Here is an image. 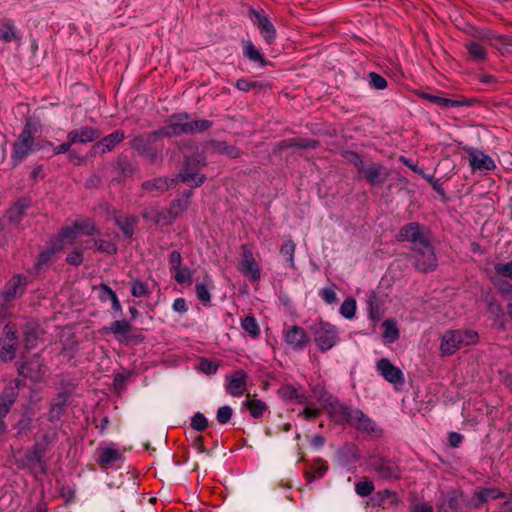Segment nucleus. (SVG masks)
<instances>
[{"instance_id": "obj_1", "label": "nucleus", "mask_w": 512, "mask_h": 512, "mask_svg": "<svg viewBox=\"0 0 512 512\" xmlns=\"http://www.w3.org/2000/svg\"><path fill=\"white\" fill-rule=\"evenodd\" d=\"M34 133V123L31 118H27L18 140L13 145L12 159L14 165H18L31 152L34 143Z\"/></svg>"}, {"instance_id": "obj_2", "label": "nucleus", "mask_w": 512, "mask_h": 512, "mask_svg": "<svg viewBox=\"0 0 512 512\" xmlns=\"http://www.w3.org/2000/svg\"><path fill=\"white\" fill-rule=\"evenodd\" d=\"M412 252L413 265L416 270L427 273L436 269L437 257L430 241L420 246H413Z\"/></svg>"}, {"instance_id": "obj_3", "label": "nucleus", "mask_w": 512, "mask_h": 512, "mask_svg": "<svg viewBox=\"0 0 512 512\" xmlns=\"http://www.w3.org/2000/svg\"><path fill=\"white\" fill-rule=\"evenodd\" d=\"M312 331L314 341L322 352L330 350L338 342L337 329L328 322H319L312 327Z\"/></svg>"}, {"instance_id": "obj_4", "label": "nucleus", "mask_w": 512, "mask_h": 512, "mask_svg": "<svg viewBox=\"0 0 512 512\" xmlns=\"http://www.w3.org/2000/svg\"><path fill=\"white\" fill-rule=\"evenodd\" d=\"M446 507L452 512H469L472 510L471 498L462 491L451 490L443 494L439 501V509L446 511Z\"/></svg>"}, {"instance_id": "obj_5", "label": "nucleus", "mask_w": 512, "mask_h": 512, "mask_svg": "<svg viewBox=\"0 0 512 512\" xmlns=\"http://www.w3.org/2000/svg\"><path fill=\"white\" fill-rule=\"evenodd\" d=\"M369 465L382 479L389 480L400 478L401 471L399 466L390 459L373 455L369 458Z\"/></svg>"}, {"instance_id": "obj_6", "label": "nucleus", "mask_w": 512, "mask_h": 512, "mask_svg": "<svg viewBox=\"0 0 512 512\" xmlns=\"http://www.w3.org/2000/svg\"><path fill=\"white\" fill-rule=\"evenodd\" d=\"M189 115L187 113H177L169 117L166 126L159 129L162 137H174L183 134H189Z\"/></svg>"}, {"instance_id": "obj_7", "label": "nucleus", "mask_w": 512, "mask_h": 512, "mask_svg": "<svg viewBox=\"0 0 512 512\" xmlns=\"http://www.w3.org/2000/svg\"><path fill=\"white\" fill-rule=\"evenodd\" d=\"M398 241H409L413 246H420L429 242V237L424 227L418 222H410L404 225L396 236Z\"/></svg>"}, {"instance_id": "obj_8", "label": "nucleus", "mask_w": 512, "mask_h": 512, "mask_svg": "<svg viewBox=\"0 0 512 512\" xmlns=\"http://www.w3.org/2000/svg\"><path fill=\"white\" fill-rule=\"evenodd\" d=\"M242 258L239 262V271L253 281L260 279L261 272L256 263L252 250L247 245H242Z\"/></svg>"}, {"instance_id": "obj_9", "label": "nucleus", "mask_w": 512, "mask_h": 512, "mask_svg": "<svg viewBox=\"0 0 512 512\" xmlns=\"http://www.w3.org/2000/svg\"><path fill=\"white\" fill-rule=\"evenodd\" d=\"M284 340L292 349L303 350L310 342V337L304 328L293 325L285 330Z\"/></svg>"}, {"instance_id": "obj_10", "label": "nucleus", "mask_w": 512, "mask_h": 512, "mask_svg": "<svg viewBox=\"0 0 512 512\" xmlns=\"http://www.w3.org/2000/svg\"><path fill=\"white\" fill-rule=\"evenodd\" d=\"M359 174H361L370 185L382 184L389 176L387 169L381 163H371L367 166L364 164Z\"/></svg>"}, {"instance_id": "obj_11", "label": "nucleus", "mask_w": 512, "mask_h": 512, "mask_svg": "<svg viewBox=\"0 0 512 512\" xmlns=\"http://www.w3.org/2000/svg\"><path fill=\"white\" fill-rule=\"evenodd\" d=\"M376 367L379 373L385 378V380L394 385H403V372L398 367L394 366L388 359H380L377 362Z\"/></svg>"}, {"instance_id": "obj_12", "label": "nucleus", "mask_w": 512, "mask_h": 512, "mask_svg": "<svg viewBox=\"0 0 512 512\" xmlns=\"http://www.w3.org/2000/svg\"><path fill=\"white\" fill-rule=\"evenodd\" d=\"M351 425L357 430L371 434L375 437H379L382 433V430L376 425V423L359 409H354V417Z\"/></svg>"}, {"instance_id": "obj_13", "label": "nucleus", "mask_w": 512, "mask_h": 512, "mask_svg": "<svg viewBox=\"0 0 512 512\" xmlns=\"http://www.w3.org/2000/svg\"><path fill=\"white\" fill-rule=\"evenodd\" d=\"M19 380L10 382L2 391L0 396V417H4L14 404L18 396Z\"/></svg>"}, {"instance_id": "obj_14", "label": "nucleus", "mask_w": 512, "mask_h": 512, "mask_svg": "<svg viewBox=\"0 0 512 512\" xmlns=\"http://www.w3.org/2000/svg\"><path fill=\"white\" fill-rule=\"evenodd\" d=\"M247 374L243 370H237L227 376L226 391L233 397L241 396L246 390Z\"/></svg>"}, {"instance_id": "obj_15", "label": "nucleus", "mask_w": 512, "mask_h": 512, "mask_svg": "<svg viewBox=\"0 0 512 512\" xmlns=\"http://www.w3.org/2000/svg\"><path fill=\"white\" fill-rule=\"evenodd\" d=\"M467 152L473 170H493L496 167L494 160L482 151L470 148Z\"/></svg>"}, {"instance_id": "obj_16", "label": "nucleus", "mask_w": 512, "mask_h": 512, "mask_svg": "<svg viewBox=\"0 0 512 512\" xmlns=\"http://www.w3.org/2000/svg\"><path fill=\"white\" fill-rule=\"evenodd\" d=\"M125 138L123 131L117 130L105 137H103L100 141L96 142L92 151L94 154L101 153L104 154L108 151H111L118 143H120Z\"/></svg>"}, {"instance_id": "obj_17", "label": "nucleus", "mask_w": 512, "mask_h": 512, "mask_svg": "<svg viewBox=\"0 0 512 512\" xmlns=\"http://www.w3.org/2000/svg\"><path fill=\"white\" fill-rule=\"evenodd\" d=\"M101 136V132L92 127H81L79 129H74L67 134V139H70L71 142L76 143H89L98 139Z\"/></svg>"}, {"instance_id": "obj_18", "label": "nucleus", "mask_w": 512, "mask_h": 512, "mask_svg": "<svg viewBox=\"0 0 512 512\" xmlns=\"http://www.w3.org/2000/svg\"><path fill=\"white\" fill-rule=\"evenodd\" d=\"M506 494L496 488H483L473 493L471 497L472 509H479L489 499L505 498Z\"/></svg>"}, {"instance_id": "obj_19", "label": "nucleus", "mask_w": 512, "mask_h": 512, "mask_svg": "<svg viewBox=\"0 0 512 512\" xmlns=\"http://www.w3.org/2000/svg\"><path fill=\"white\" fill-rule=\"evenodd\" d=\"M252 14L255 17V23L258 26V29L260 30V33L264 37L265 41L268 44L273 43L276 37V29L271 21L265 15L256 10H252Z\"/></svg>"}, {"instance_id": "obj_20", "label": "nucleus", "mask_w": 512, "mask_h": 512, "mask_svg": "<svg viewBox=\"0 0 512 512\" xmlns=\"http://www.w3.org/2000/svg\"><path fill=\"white\" fill-rule=\"evenodd\" d=\"M160 137L162 136L159 134V130L139 135L131 141V147L143 156L147 150L153 147L155 141Z\"/></svg>"}, {"instance_id": "obj_21", "label": "nucleus", "mask_w": 512, "mask_h": 512, "mask_svg": "<svg viewBox=\"0 0 512 512\" xmlns=\"http://www.w3.org/2000/svg\"><path fill=\"white\" fill-rule=\"evenodd\" d=\"M329 414L336 423H349L351 425L354 410L344 404L336 402L330 405Z\"/></svg>"}, {"instance_id": "obj_22", "label": "nucleus", "mask_w": 512, "mask_h": 512, "mask_svg": "<svg viewBox=\"0 0 512 512\" xmlns=\"http://www.w3.org/2000/svg\"><path fill=\"white\" fill-rule=\"evenodd\" d=\"M26 285V278L22 275L14 276L5 286L2 295L6 302L11 301L18 294L23 293Z\"/></svg>"}, {"instance_id": "obj_23", "label": "nucleus", "mask_w": 512, "mask_h": 512, "mask_svg": "<svg viewBox=\"0 0 512 512\" xmlns=\"http://www.w3.org/2000/svg\"><path fill=\"white\" fill-rule=\"evenodd\" d=\"M175 186L174 178L158 177L142 183V189L148 192L162 193Z\"/></svg>"}, {"instance_id": "obj_24", "label": "nucleus", "mask_w": 512, "mask_h": 512, "mask_svg": "<svg viewBox=\"0 0 512 512\" xmlns=\"http://www.w3.org/2000/svg\"><path fill=\"white\" fill-rule=\"evenodd\" d=\"M131 324L130 322L126 320H116L110 324L108 327H103L101 329V333H112L115 336H121L124 340L130 339V331H131Z\"/></svg>"}, {"instance_id": "obj_25", "label": "nucleus", "mask_w": 512, "mask_h": 512, "mask_svg": "<svg viewBox=\"0 0 512 512\" xmlns=\"http://www.w3.org/2000/svg\"><path fill=\"white\" fill-rule=\"evenodd\" d=\"M421 97L427 99L428 101L437 104L441 107L450 108V107H460V106H470L473 103V100H454L449 98H444L437 95H430L427 93H421Z\"/></svg>"}, {"instance_id": "obj_26", "label": "nucleus", "mask_w": 512, "mask_h": 512, "mask_svg": "<svg viewBox=\"0 0 512 512\" xmlns=\"http://www.w3.org/2000/svg\"><path fill=\"white\" fill-rule=\"evenodd\" d=\"M29 207V204L26 200L18 201L14 206H12L6 213L5 219L8 220L9 223L14 225H19L26 215V209Z\"/></svg>"}, {"instance_id": "obj_27", "label": "nucleus", "mask_w": 512, "mask_h": 512, "mask_svg": "<svg viewBox=\"0 0 512 512\" xmlns=\"http://www.w3.org/2000/svg\"><path fill=\"white\" fill-rule=\"evenodd\" d=\"M457 334L455 331H447L442 336V341L440 345V350L443 355H452L458 349H460V345L457 343Z\"/></svg>"}, {"instance_id": "obj_28", "label": "nucleus", "mask_w": 512, "mask_h": 512, "mask_svg": "<svg viewBox=\"0 0 512 512\" xmlns=\"http://www.w3.org/2000/svg\"><path fill=\"white\" fill-rule=\"evenodd\" d=\"M121 459V453L112 447H106L101 450H99V458L97 460L98 464L103 467L107 468L111 464L119 461Z\"/></svg>"}, {"instance_id": "obj_29", "label": "nucleus", "mask_w": 512, "mask_h": 512, "mask_svg": "<svg viewBox=\"0 0 512 512\" xmlns=\"http://www.w3.org/2000/svg\"><path fill=\"white\" fill-rule=\"evenodd\" d=\"M191 196L192 191L187 190L183 192L180 198L175 199L172 202L169 214L172 216L173 219L177 218L183 211H185L188 208Z\"/></svg>"}, {"instance_id": "obj_30", "label": "nucleus", "mask_w": 512, "mask_h": 512, "mask_svg": "<svg viewBox=\"0 0 512 512\" xmlns=\"http://www.w3.org/2000/svg\"><path fill=\"white\" fill-rule=\"evenodd\" d=\"M211 147L213 148L214 152L226 155L232 159L239 158L243 154V152L238 147L228 145L224 141H212Z\"/></svg>"}, {"instance_id": "obj_31", "label": "nucleus", "mask_w": 512, "mask_h": 512, "mask_svg": "<svg viewBox=\"0 0 512 512\" xmlns=\"http://www.w3.org/2000/svg\"><path fill=\"white\" fill-rule=\"evenodd\" d=\"M371 501L373 505L378 506H395L398 503V498L395 492H392L388 489L377 492L372 498Z\"/></svg>"}, {"instance_id": "obj_32", "label": "nucleus", "mask_w": 512, "mask_h": 512, "mask_svg": "<svg viewBox=\"0 0 512 512\" xmlns=\"http://www.w3.org/2000/svg\"><path fill=\"white\" fill-rule=\"evenodd\" d=\"M116 170L120 175V179L131 178L137 171L134 165L126 156H119L116 161Z\"/></svg>"}, {"instance_id": "obj_33", "label": "nucleus", "mask_w": 512, "mask_h": 512, "mask_svg": "<svg viewBox=\"0 0 512 512\" xmlns=\"http://www.w3.org/2000/svg\"><path fill=\"white\" fill-rule=\"evenodd\" d=\"M114 220L117 226L122 230L123 234L126 237H132V235L134 234L135 227L138 223V218L136 216H115Z\"/></svg>"}, {"instance_id": "obj_34", "label": "nucleus", "mask_w": 512, "mask_h": 512, "mask_svg": "<svg viewBox=\"0 0 512 512\" xmlns=\"http://www.w3.org/2000/svg\"><path fill=\"white\" fill-rule=\"evenodd\" d=\"M38 339H39V336H38V331H37L36 326H34L32 324H27L23 330V340H22L25 349L27 351H29V350L33 349L34 347H36V345L38 343Z\"/></svg>"}, {"instance_id": "obj_35", "label": "nucleus", "mask_w": 512, "mask_h": 512, "mask_svg": "<svg viewBox=\"0 0 512 512\" xmlns=\"http://www.w3.org/2000/svg\"><path fill=\"white\" fill-rule=\"evenodd\" d=\"M0 40L4 42L19 40L17 30L10 20L0 21Z\"/></svg>"}, {"instance_id": "obj_36", "label": "nucleus", "mask_w": 512, "mask_h": 512, "mask_svg": "<svg viewBox=\"0 0 512 512\" xmlns=\"http://www.w3.org/2000/svg\"><path fill=\"white\" fill-rule=\"evenodd\" d=\"M246 401L243 403L244 407H246L251 416L254 418H259L263 415L264 411L267 409V405L259 400V399H250V395L246 396Z\"/></svg>"}, {"instance_id": "obj_37", "label": "nucleus", "mask_w": 512, "mask_h": 512, "mask_svg": "<svg viewBox=\"0 0 512 512\" xmlns=\"http://www.w3.org/2000/svg\"><path fill=\"white\" fill-rule=\"evenodd\" d=\"M176 181H181L187 184L190 187H199L206 181V176L204 174H188V173H178L174 178Z\"/></svg>"}, {"instance_id": "obj_38", "label": "nucleus", "mask_w": 512, "mask_h": 512, "mask_svg": "<svg viewBox=\"0 0 512 512\" xmlns=\"http://www.w3.org/2000/svg\"><path fill=\"white\" fill-rule=\"evenodd\" d=\"M73 225L78 233V235H93L98 233V229L95 226L94 222L91 219H83L79 221L73 222Z\"/></svg>"}, {"instance_id": "obj_39", "label": "nucleus", "mask_w": 512, "mask_h": 512, "mask_svg": "<svg viewBox=\"0 0 512 512\" xmlns=\"http://www.w3.org/2000/svg\"><path fill=\"white\" fill-rule=\"evenodd\" d=\"M279 395L285 400L295 399L299 403L305 402L306 397L292 385H284L278 390Z\"/></svg>"}, {"instance_id": "obj_40", "label": "nucleus", "mask_w": 512, "mask_h": 512, "mask_svg": "<svg viewBox=\"0 0 512 512\" xmlns=\"http://www.w3.org/2000/svg\"><path fill=\"white\" fill-rule=\"evenodd\" d=\"M68 394L66 392L59 393L56 400L51 405V419L59 418L67 404Z\"/></svg>"}, {"instance_id": "obj_41", "label": "nucleus", "mask_w": 512, "mask_h": 512, "mask_svg": "<svg viewBox=\"0 0 512 512\" xmlns=\"http://www.w3.org/2000/svg\"><path fill=\"white\" fill-rule=\"evenodd\" d=\"M205 162L201 161L198 157H185L183 167L179 173L197 174L201 166Z\"/></svg>"}, {"instance_id": "obj_42", "label": "nucleus", "mask_w": 512, "mask_h": 512, "mask_svg": "<svg viewBox=\"0 0 512 512\" xmlns=\"http://www.w3.org/2000/svg\"><path fill=\"white\" fill-rule=\"evenodd\" d=\"M296 250V244L292 239H287L282 246L280 247V253L282 256L286 257L287 261L289 262V266L291 268H295V262H294V254Z\"/></svg>"}, {"instance_id": "obj_43", "label": "nucleus", "mask_w": 512, "mask_h": 512, "mask_svg": "<svg viewBox=\"0 0 512 512\" xmlns=\"http://www.w3.org/2000/svg\"><path fill=\"white\" fill-rule=\"evenodd\" d=\"M32 421H33V413L31 411H26L20 420L18 421L16 428H17V435L23 436L27 435V433L32 428Z\"/></svg>"}, {"instance_id": "obj_44", "label": "nucleus", "mask_w": 512, "mask_h": 512, "mask_svg": "<svg viewBox=\"0 0 512 512\" xmlns=\"http://www.w3.org/2000/svg\"><path fill=\"white\" fill-rule=\"evenodd\" d=\"M244 55L252 61H259L262 66L267 64L265 58L260 54L251 41L244 42Z\"/></svg>"}, {"instance_id": "obj_45", "label": "nucleus", "mask_w": 512, "mask_h": 512, "mask_svg": "<svg viewBox=\"0 0 512 512\" xmlns=\"http://www.w3.org/2000/svg\"><path fill=\"white\" fill-rule=\"evenodd\" d=\"M327 469V464L323 460L318 459L313 464L312 471H306L305 476L308 481H313L316 477H322Z\"/></svg>"}, {"instance_id": "obj_46", "label": "nucleus", "mask_w": 512, "mask_h": 512, "mask_svg": "<svg viewBox=\"0 0 512 512\" xmlns=\"http://www.w3.org/2000/svg\"><path fill=\"white\" fill-rule=\"evenodd\" d=\"M211 282L208 275L205 276L204 282L196 284V295L197 298L203 303H209L211 300V295L208 290V284Z\"/></svg>"}, {"instance_id": "obj_47", "label": "nucleus", "mask_w": 512, "mask_h": 512, "mask_svg": "<svg viewBox=\"0 0 512 512\" xmlns=\"http://www.w3.org/2000/svg\"><path fill=\"white\" fill-rule=\"evenodd\" d=\"M241 326L252 338H256L260 334L259 325L253 316L245 317L242 320Z\"/></svg>"}, {"instance_id": "obj_48", "label": "nucleus", "mask_w": 512, "mask_h": 512, "mask_svg": "<svg viewBox=\"0 0 512 512\" xmlns=\"http://www.w3.org/2000/svg\"><path fill=\"white\" fill-rule=\"evenodd\" d=\"M455 334H457V343L460 347L470 345L476 341L477 333L475 331H461L456 330Z\"/></svg>"}, {"instance_id": "obj_49", "label": "nucleus", "mask_w": 512, "mask_h": 512, "mask_svg": "<svg viewBox=\"0 0 512 512\" xmlns=\"http://www.w3.org/2000/svg\"><path fill=\"white\" fill-rule=\"evenodd\" d=\"M93 245L99 252L107 253L110 255L117 253L116 245L110 241H106V240H102V239H98V240L94 239Z\"/></svg>"}, {"instance_id": "obj_50", "label": "nucleus", "mask_w": 512, "mask_h": 512, "mask_svg": "<svg viewBox=\"0 0 512 512\" xmlns=\"http://www.w3.org/2000/svg\"><path fill=\"white\" fill-rule=\"evenodd\" d=\"M466 48L469 52V54L477 61H484L485 58H486V52L484 50V48L476 43V42H469L467 45H466Z\"/></svg>"}, {"instance_id": "obj_51", "label": "nucleus", "mask_w": 512, "mask_h": 512, "mask_svg": "<svg viewBox=\"0 0 512 512\" xmlns=\"http://www.w3.org/2000/svg\"><path fill=\"white\" fill-rule=\"evenodd\" d=\"M356 312V301L352 298H348L343 301L340 307V313L343 317L351 319L354 317Z\"/></svg>"}, {"instance_id": "obj_52", "label": "nucleus", "mask_w": 512, "mask_h": 512, "mask_svg": "<svg viewBox=\"0 0 512 512\" xmlns=\"http://www.w3.org/2000/svg\"><path fill=\"white\" fill-rule=\"evenodd\" d=\"M174 279L177 283L183 284V283H192V271L189 268H181L174 270L173 272Z\"/></svg>"}, {"instance_id": "obj_53", "label": "nucleus", "mask_w": 512, "mask_h": 512, "mask_svg": "<svg viewBox=\"0 0 512 512\" xmlns=\"http://www.w3.org/2000/svg\"><path fill=\"white\" fill-rule=\"evenodd\" d=\"M190 426L196 431H204L208 427V420L201 412H196L192 419Z\"/></svg>"}, {"instance_id": "obj_54", "label": "nucleus", "mask_w": 512, "mask_h": 512, "mask_svg": "<svg viewBox=\"0 0 512 512\" xmlns=\"http://www.w3.org/2000/svg\"><path fill=\"white\" fill-rule=\"evenodd\" d=\"M292 141V147L299 148V149H316L319 147V141L315 139H306V138H293Z\"/></svg>"}, {"instance_id": "obj_55", "label": "nucleus", "mask_w": 512, "mask_h": 512, "mask_svg": "<svg viewBox=\"0 0 512 512\" xmlns=\"http://www.w3.org/2000/svg\"><path fill=\"white\" fill-rule=\"evenodd\" d=\"M266 85L257 81H249L246 79H239L236 82V87L244 92H248L250 90H260Z\"/></svg>"}, {"instance_id": "obj_56", "label": "nucleus", "mask_w": 512, "mask_h": 512, "mask_svg": "<svg viewBox=\"0 0 512 512\" xmlns=\"http://www.w3.org/2000/svg\"><path fill=\"white\" fill-rule=\"evenodd\" d=\"M374 491V484L371 480H364L356 483L355 492L361 496L366 497L369 496Z\"/></svg>"}, {"instance_id": "obj_57", "label": "nucleus", "mask_w": 512, "mask_h": 512, "mask_svg": "<svg viewBox=\"0 0 512 512\" xmlns=\"http://www.w3.org/2000/svg\"><path fill=\"white\" fill-rule=\"evenodd\" d=\"M212 126V122L209 120H190L189 119V134L199 133L208 130Z\"/></svg>"}, {"instance_id": "obj_58", "label": "nucleus", "mask_w": 512, "mask_h": 512, "mask_svg": "<svg viewBox=\"0 0 512 512\" xmlns=\"http://www.w3.org/2000/svg\"><path fill=\"white\" fill-rule=\"evenodd\" d=\"M77 236L78 233L73 224L71 226L62 228L59 233L60 239L66 244H72Z\"/></svg>"}, {"instance_id": "obj_59", "label": "nucleus", "mask_w": 512, "mask_h": 512, "mask_svg": "<svg viewBox=\"0 0 512 512\" xmlns=\"http://www.w3.org/2000/svg\"><path fill=\"white\" fill-rule=\"evenodd\" d=\"M369 306V315L372 319H380V307L375 293H371L367 300Z\"/></svg>"}, {"instance_id": "obj_60", "label": "nucleus", "mask_w": 512, "mask_h": 512, "mask_svg": "<svg viewBox=\"0 0 512 512\" xmlns=\"http://www.w3.org/2000/svg\"><path fill=\"white\" fill-rule=\"evenodd\" d=\"M16 348L12 344H0V361H11L15 357Z\"/></svg>"}, {"instance_id": "obj_61", "label": "nucleus", "mask_w": 512, "mask_h": 512, "mask_svg": "<svg viewBox=\"0 0 512 512\" xmlns=\"http://www.w3.org/2000/svg\"><path fill=\"white\" fill-rule=\"evenodd\" d=\"M218 363L214 362V361H210L206 358H203L200 360L199 362V365H198V369L205 373V374H215L218 370Z\"/></svg>"}, {"instance_id": "obj_62", "label": "nucleus", "mask_w": 512, "mask_h": 512, "mask_svg": "<svg viewBox=\"0 0 512 512\" xmlns=\"http://www.w3.org/2000/svg\"><path fill=\"white\" fill-rule=\"evenodd\" d=\"M343 157L347 162L354 165V167L358 170V172L362 169L364 165V161L361 159L360 155L353 151H345Z\"/></svg>"}, {"instance_id": "obj_63", "label": "nucleus", "mask_w": 512, "mask_h": 512, "mask_svg": "<svg viewBox=\"0 0 512 512\" xmlns=\"http://www.w3.org/2000/svg\"><path fill=\"white\" fill-rule=\"evenodd\" d=\"M131 293L134 297H143L148 295L149 291L144 282L135 280L131 284Z\"/></svg>"}, {"instance_id": "obj_64", "label": "nucleus", "mask_w": 512, "mask_h": 512, "mask_svg": "<svg viewBox=\"0 0 512 512\" xmlns=\"http://www.w3.org/2000/svg\"><path fill=\"white\" fill-rule=\"evenodd\" d=\"M233 415V410L230 406H222L218 409L216 418L220 424L228 423Z\"/></svg>"}]
</instances>
